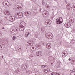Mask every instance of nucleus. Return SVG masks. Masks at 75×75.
Segmentation results:
<instances>
[{"label":"nucleus","instance_id":"33","mask_svg":"<svg viewBox=\"0 0 75 75\" xmlns=\"http://www.w3.org/2000/svg\"><path fill=\"white\" fill-rule=\"evenodd\" d=\"M42 4L43 5H44L45 4V3L44 2H43V1L42 2Z\"/></svg>","mask_w":75,"mask_h":75},{"label":"nucleus","instance_id":"15","mask_svg":"<svg viewBox=\"0 0 75 75\" xmlns=\"http://www.w3.org/2000/svg\"><path fill=\"white\" fill-rule=\"evenodd\" d=\"M10 20V21H11L12 22L14 21L15 20V17L14 16H13L12 18Z\"/></svg>","mask_w":75,"mask_h":75},{"label":"nucleus","instance_id":"16","mask_svg":"<svg viewBox=\"0 0 75 75\" xmlns=\"http://www.w3.org/2000/svg\"><path fill=\"white\" fill-rule=\"evenodd\" d=\"M69 22H70V23H73L74 22V20L72 19H69Z\"/></svg>","mask_w":75,"mask_h":75},{"label":"nucleus","instance_id":"11","mask_svg":"<svg viewBox=\"0 0 75 75\" xmlns=\"http://www.w3.org/2000/svg\"><path fill=\"white\" fill-rule=\"evenodd\" d=\"M24 27H23L20 25L19 28L20 31H23L24 29Z\"/></svg>","mask_w":75,"mask_h":75},{"label":"nucleus","instance_id":"12","mask_svg":"<svg viewBox=\"0 0 75 75\" xmlns=\"http://www.w3.org/2000/svg\"><path fill=\"white\" fill-rule=\"evenodd\" d=\"M31 40H29L27 42V45L28 46H30L31 45Z\"/></svg>","mask_w":75,"mask_h":75},{"label":"nucleus","instance_id":"5","mask_svg":"<svg viewBox=\"0 0 75 75\" xmlns=\"http://www.w3.org/2000/svg\"><path fill=\"white\" fill-rule=\"evenodd\" d=\"M36 55H37V56H39V57H41L42 55V52L41 51H38L36 52Z\"/></svg>","mask_w":75,"mask_h":75},{"label":"nucleus","instance_id":"8","mask_svg":"<svg viewBox=\"0 0 75 75\" xmlns=\"http://www.w3.org/2000/svg\"><path fill=\"white\" fill-rule=\"evenodd\" d=\"M66 8L67 10H70V4L69 3H67L66 4Z\"/></svg>","mask_w":75,"mask_h":75},{"label":"nucleus","instance_id":"38","mask_svg":"<svg viewBox=\"0 0 75 75\" xmlns=\"http://www.w3.org/2000/svg\"><path fill=\"white\" fill-rule=\"evenodd\" d=\"M1 49H3V48H2V47H1Z\"/></svg>","mask_w":75,"mask_h":75},{"label":"nucleus","instance_id":"20","mask_svg":"<svg viewBox=\"0 0 75 75\" xmlns=\"http://www.w3.org/2000/svg\"><path fill=\"white\" fill-rule=\"evenodd\" d=\"M17 15H18V16H19V17H20L21 18L23 17V14H21L20 13H18Z\"/></svg>","mask_w":75,"mask_h":75},{"label":"nucleus","instance_id":"40","mask_svg":"<svg viewBox=\"0 0 75 75\" xmlns=\"http://www.w3.org/2000/svg\"><path fill=\"white\" fill-rule=\"evenodd\" d=\"M54 1H57V0H54Z\"/></svg>","mask_w":75,"mask_h":75},{"label":"nucleus","instance_id":"34","mask_svg":"<svg viewBox=\"0 0 75 75\" xmlns=\"http://www.w3.org/2000/svg\"><path fill=\"white\" fill-rule=\"evenodd\" d=\"M11 1H16V0H11Z\"/></svg>","mask_w":75,"mask_h":75},{"label":"nucleus","instance_id":"42","mask_svg":"<svg viewBox=\"0 0 75 75\" xmlns=\"http://www.w3.org/2000/svg\"><path fill=\"white\" fill-rule=\"evenodd\" d=\"M74 8H75V6H74Z\"/></svg>","mask_w":75,"mask_h":75},{"label":"nucleus","instance_id":"4","mask_svg":"<svg viewBox=\"0 0 75 75\" xmlns=\"http://www.w3.org/2000/svg\"><path fill=\"white\" fill-rule=\"evenodd\" d=\"M51 21L50 20H47L45 23V24L46 25H48L51 24Z\"/></svg>","mask_w":75,"mask_h":75},{"label":"nucleus","instance_id":"14","mask_svg":"<svg viewBox=\"0 0 75 75\" xmlns=\"http://www.w3.org/2000/svg\"><path fill=\"white\" fill-rule=\"evenodd\" d=\"M66 53L65 52H62V57L64 58V57H65L67 55V54L66 55Z\"/></svg>","mask_w":75,"mask_h":75},{"label":"nucleus","instance_id":"6","mask_svg":"<svg viewBox=\"0 0 75 75\" xmlns=\"http://www.w3.org/2000/svg\"><path fill=\"white\" fill-rule=\"evenodd\" d=\"M20 26H21L23 27H24L25 26V22L22 21L20 23Z\"/></svg>","mask_w":75,"mask_h":75},{"label":"nucleus","instance_id":"17","mask_svg":"<svg viewBox=\"0 0 75 75\" xmlns=\"http://www.w3.org/2000/svg\"><path fill=\"white\" fill-rule=\"evenodd\" d=\"M43 13H45V15H47V14H48V12L47 10L45 11Z\"/></svg>","mask_w":75,"mask_h":75},{"label":"nucleus","instance_id":"27","mask_svg":"<svg viewBox=\"0 0 75 75\" xmlns=\"http://www.w3.org/2000/svg\"><path fill=\"white\" fill-rule=\"evenodd\" d=\"M34 36L35 38H38V35H34Z\"/></svg>","mask_w":75,"mask_h":75},{"label":"nucleus","instance_id":"39","mask_svg":"<svg viewBox=\"0 0 75 75\" xmlns=\"http://www.w3.org/2000/svg\"><path fill=\"white\" fill-rule=\"evenodd\" d=\"M2 28H3V29H4L5 28H4V27Z\"/></svg>","mask_w":75,"mask_h":75},{"label":"nucleus","instance_id":"26","mask_svg":"<svg viewBox=\"0 0 75 75\" xmlns=\"http://www.w3.org/2000/svg\"><path fill=\"white\" fill-rule=\"evenodd\" d=\"M12 38L13 39V40H14H14H16V36H13Z\"/></svg>","mask_w":75,"mask_h":75},{"label":"nucleus","instance_id":"29","mask_svg":"<svg viewBox=\"0 0 75 75\" xmlns=\"http://www.w3.org/2000/svg\"><path fill=\"white\" fill-rule=\"evenodd\" d=\"M2 11V8H0V13H1Z\"/></svg>","mask_w":75,"mask_h":75},{"label":"nucleus","instance_id":"28","mask_svg":"<svg viewBox=\"0 0 75 75\" xmlns=\"http://www.w3.org/2000/svg\"><path fill=\"white\" fill-rule=\"evenodd\" d=\"M44 72H46V73H47L48 72V71H47V69H45L44 71Z\"/></svg>","mask_w":75,"mask_h":75},{"label":"nucleus","instance_id":"25","mask_svg":"<svg viewBox=\"0 0 75 75\" xmlns=\"http://www.w3.org/2000/svg\"><path fill=\"white\" fill-rule=\"evenodd\" d=\"M29 35H30V33L28 32L27 34H25L26 37H27Z\"/></svg>","mask_w":75,"mask_h":75},{"label":"nucleus","instance_id":"45","mask_svg":"<svg viewBox=\"0 0 75 75\" xmlns=\"http://www.w3.org/2000/svg\"><path fill=\"white\" fill-rule=\"evenodd\" d=\"M51 64H52V63H51Z\"/></svg>","mask_w":75,"mask_h":75},{"label":"nucleus","instance_id":"18","mask_svg":"<svg viewBox=\"0 0 75 75\" xmlns=\"http://www.w3.org/2000/svg\"><path fill=\"white\" fill-rule=\"evenodd\" d=\"M68 23H66L65 25V26L66 28H69L70 27Z\"/></svg>","mask_w":75,"mask_h":75},{"label":"nucleus","instance_id":"9","mask_svg":"<svg viewBox=\"0 0 75 75\" xmlns=\"http://www.w3.org/2000/svg\"><path fill=\"white\" fill-rule=\"evenodd\" d=\"M51 44L50 43H47L46 44V47L47 48L50 49V48H51Z\"/></svg>","mask_w":75,"mask_h":75},{"label":"nucleus","instance_id":"32","mask_svg":"<svg viewBox=\"0 0 75 75\" xmlns=\"http://www.w3.org/2000/svg\"><path fill=\"white\" fill-rule=\"evenodd\" d=\"M54 74H55V73L53 72L51 74V75H53Z\"/></svg>","mask_w":75,"mask_h":75},{"label":"nucleus","instance_id":"44","mask_svg":"<svg viewBox=\"0 0 75 75\" xmlns=\"http://www.w3.org/2000/svg\"><path fill=\"white\" fill-rule=\"evenodd\" d=\"M1 23V22H0V23Z\"/></svg>","mask_w":75,"mask_h":75},{"label":"nucleus","instance_id":"13","mask_svg":"<svg viewBox=\"0 0 75 75\" xmlns=\"http://www.w3.org/2000/svg\"><path fill=\"white\" fill-rule=\"evenodd\" d=\"M6 15H11V13L9 11H6Z\"/></svg>","mask_w":75,"mask_h":75},{"label":"nucleus","instance_id":"43","mask_svg":"<svg viewBox=\"0 0 75 75\" xmlns=\"http://www.w3.org/2000/svg\"><path fill=\"white\" fill-rule=\"evenodd\" d=\"M35 14H36V12H35Z\"/></svg>","mask_w":75,"mask_h":75},{"label":"nucleus","instance_id":"31","mask_svg":"<svg viewBox=\"0 0 75 75\" xmlns=\"http://www.w3.org/2000/svg\"><path fill=\"white\" fill-rule=\"evenodd\" d=\"M41 67H42V68H45V66H44V65H42V66H41Z\"/></svg>","mask_w":75,"mask_h":75},{"label":"nucleus","instance_id":"22","mask_svg":"<svg viewBox=\"0 0 75 75\" xmlns=\"http://www.w3.org/2000/svg\"><path fill=\"white\" fill-rule=\"evenodd\" d=\"M15 7L16 9H19V7H18V6L17 5H16Z\"/></svg>","mask_w":75,"mask_h":75},{"label":"nucleus","instance_id":"3","mask_svg":"<svg viewBox=\"0 0 75 75\" xmlns=\"http://www.w3.org/2000/svg\"><path fill=\"white\" fill-rule=\"evenodd\" d=\"M27 65L26 64H24L22 65L21 66L22 70L24 71H26L27 70Z\"/></svg>","mask_w":75,"mask_h":75},{"label":"nucleus","instance_id":"30","mask_svg":"<svg viewBox=\"0 0 75 75\" xmlns=\"http://www.w3.org/2000/svg\"><path fill=\"white\" fill-rule=\"evenodd\" d=\"M25 14H30L29 13V12H26L25 13Z\"/></svg>","mask_w":75,"mask_h":75},{"label":"nucleus","instance_id":"23","mask_svg":"<svg viewBox=\"0 0 75 75\" xmlns=\"http://www.w3.org/2000/svg\"><path fill=\"white\" fill-rule=\"evenodd\" d=\"M38 48L39 49H40L41 48V46L40 45H38Z\"/></svg>","mask_w":75,"mask_h":75},{"label":"nucleus","instance_id":"1","mask_svg":"<svg viewBox=\"0 0 75 75\" xmlns=\"http://www.w3.org/2000/svg\"><path fill=\"white\" fill-rule=\"evenodd\" d=\"M45 35L47 39H48L49 40L52 39V38H53V35H52V34L51 33H47L45 34Z\"/></svg>","mask_w":75,"mask_h":75},{"label":"nucleus","instance_id":"35","mask_svg":"<svg viewBox=\"0 0 75 75\" xmlns=\"http://www.w3.org/2000/svg\"><path fill=\"white\" fill-rule=\"evenodd\" d=\"M2 8L3 9V8H4V6L2 7Z\"/></svg>","mask_w":75,"mask_h":75},{"label":"nucleus","instance_id":"41","mask_svg":"<svg viewBox=\"0 0 75 75\" xmlns=\"http://www.w3.org/2000/svg\"><path fill=\"white\" fill-rule=\"evenodd\" d=\"M40 11H41V10L40 9Z\"/></svg>","mask_w":75,"mask_h":75},{"label":"nucleus","instance_id":"19","mask_svg":"<svg viewBox=\"0 0 75 75\" xmlns=\"http://www.w3.org/2000/svg\"><path fill=\"white\" fill-rule=\"evenodd\" d=\"M45 31V29L42 28L41 30V33H44Z\"/></svg>","mask_w":75,"mask_h":75},{"label":"nucleus","instance_id":"37","mask_svg":"<svg viewBox=\"0 0 75 75\" xmlns=\"http://www.w3.org/2000/svg\"><path fill=\"white\" fill-rule=\"evenodd\" d=\"M71 60V59L70 58H69V61H70Z\"/></svg>","mask_w":75,"mask_h":75},{"label":"nucleus","instance_id":"36","mask_svg":"<svg viewBox=\"0 0 75 75\" xmlns=\"http://www.w3.org/2000/svg\"><path fill=\"white\" fill-rule=\"evenodd\" d=\"M32 48H33V49H34V47H32Z\"/></svg>","mask_w":75,"mask_h":75},{"label":"nucleus","instance_id":"10","mask_svg":"<svg viewBox=\"0 0 75 75\" xmlns=\"http://www.w3.org/2000/svg\"><path fill=\"white\" fill-rule=\"evenodd\" d=\"M26 74L28 75H31L32 74V71L30 70H28L26 71Z\"/></svg>","mask_w":75,"mask_h":75},{"label":"nucleus","instance_id":"46","mask_svg":"<svg viewBox=\"0 0 75 75\" xmlns=\"http://www.w3.org/2000/svg\"><path fill=\"white\" fill-rule=\"evenodd\" d=\"M51 64H52V63H51Z\"/></svg>","mask_w":75,"mask_h":75},{"label":"nucleus","instance_id":"21","mask_svg":"<svg viewBox=\"0 0 75 75\" xmlns=\"http://www.w3.org/2000/svg\"><path fill=\"white\" fill-rule=\"evenodd\" d=\"M71 75H75V71H71Z\"/></svg>","mask_w":75,"mask_h":75},{"label":"nucleus","instance_id":"7","mask_svg":"<svg viewBox=\"0 0 75 75\" xmlns=\"http://www.w3.org/2000/svg\"><path fill=\"white\" fill-rule=\"evenodd\" d=\"M8 1H3L2 4L4 6H8Z\"/></svg>","mask_w":75,"mask_h":75},{"label":"nucleus","instance_id":"24","mask_svg":"<svg viewBox=\"0 0 75 75\" xmlns=\"http://www.w3.org/2000/svg\"><path fill=\"white\" fill-rule=\"evenodd\" d=\"M12 30L15 31V32H16V31H18V30L17 29H15Z\"/></svg>","mask_w":75,"mask_h":75},{"label":"nucleus","instance_id":"2","mask_svg":"<svg viewBox=\"0 0 75 75\" xmlns=\"http://www.w3.org/2000/svg\"><path fill=\"white\" fill-rule=\"evenodd\" d=\"M63 22V20H62V18H58L56 20V23L58 24H61Z\"/></svg>","mask_w":75,"mask_h":75}]
</instances>
